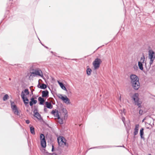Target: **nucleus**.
<instances>
[{
  "instance_id": "f257e3e1",
  "label": "nucleus",
  "mask_w": 155,
  "mask_h": 155,
  "mask_svg": "<svg viewBox=\"0 0 155 155\" xmlns=\"http://www.w3.org/2000/svg\"><path fill=\"white\" fill-rule=\"evenodd\" d=\"M58 142L60 146L64 147L65 146L67 147L68 146V144L66 142V140L63 137H59L57 138Z\"/></svg>"
},
{
  "instance_id": "f03ea898",
  "label": "nucleus",
  "mask_w": 155,
  "mask_h": 155,
  "mask_svg": "<svg viewBox=\"0 0 155 155\" xmlns=\"http://www.w3.org/2000/svg\"><path fill=\"white\" fill-rule=\"evenodd\" d=\"M139 94L138 93H135L132 96V98L135 102V105H137L139 107H142L141 105V102H140L139 101Z\"/></svg>"
},
{
  "instance_id": "7ed1b4c3",
  "label": "nucleus",
  "mask_w": 155,
  "mask_h": 155,
  "mask_svg": "<svg viewBox=\"0 0 155 155\" xmlns=\"http://www.w3.org/2000/svg\"><path fill=\"white\" fill-rule=\"evenodd\" d=\"M102 62V61L100 59L98 58H96L92 63L94 69H96L98 68Z\"/></svg>"
},
{
  "instance_id": "20e7f679",
  "label": "nucleus",
  "mask_w": 155,
  "mask_h": 155,
  "mask_svg": "<svg viewBox=\"0 0 155 155\" xmlns=\"http://www.w3.org/2000/svg\"><path fill=\"white\" fill-rule=\"evenodd\" d=\"M149 58L150 59V64L151 65L153 63L155 58V53L154 51L152 50L149 51Z\"/></svg>"
},
{
  "instance_id": "39448f33",
  "label": "nucleus",
  "mask_w": 155,
  "mask_h": 155,
  "mask_svg": "<svg viewBox=\"0 0 155 155\" xmlns=\"http://www.w3.org/2000/svg\"><path fill=\"white\" fill-rule=\"evenodd\" d=\"M14 103L13 102H11V108L14 114L19 117H20V113L19 112L15 104H13Z\"/></svg>"
},
{
  "instance_id": "423d86ee",
  "label": "nucleus",
  "mask_w": 155,
  "mask_h": 155,
  "mask_svg": "<svg viewBox=\"0 0 155 155\" xmlns=\"http://www.w3.org/2000/svg\"><path fill=\"white\" fill-rule=\"evenodd\" d=\"M40 139L41 146L43 148H45L46 146V141L45 138V136L43 134H41L40 135Z\"/></svg>"
},
{
  "instance_id": "0eeeda50",
  "label": "nucleus",
  "mask_w": 155,
  "mask_h": 155,
  "mask_svg": "<svg viewBox=\"0 0 155 155\" xmlns=\"http://www.w3.org/2000/svg\"><path fill=\"white\" fill-rule=\"evenodd\" d=\"M130 83L139 81L138 77L136 75L132 74L130 76Z\"/></svg>"
},
{
  "instance_id": "6e6552de",
  "label": "nucleus",
  "mask_w": 155,
  "mask_h": 155,
  "mask_svg": "<svg viewBox=\"0 0 155 155\" xmlns=\"http://www.w3.org/2000/svg\"><path fill=\"white\" fill-rule=\"evenodd\" d=\"M132 88L135 90H137L140 87L139 81L130 83Z\"/></svg>"
},
{
  "instance_id": "1a4fd4ad",
  "label": "nucleus",
  "mask_w": 155,
  "mask_h": 155,
  "mask_svg": "<svg viewBox=\"0 0 155 155\" xmlns=\"http://www.w3.org/2000/svg\"><path fill=\"white\" fill-rule=\"evenodd\" d=\"M34 115L35 117H36L37 119L40 120L41 119V117L40 114L38 112V110L36 109H35L34 111Z\"/></svg>"
},
{
  "instance_id": "9d476101",
  "label": "nucleus",
  "mask_w": 155,
  "mask_h": 155,
  "mask_svg": "<svg viewBox=\"0 0 155 155\" xmlns=\"http://www.w3.org/2000/svg\"><path fill=\"white\" fill-rule=\"evenodd\" d=\"M61 98L65 104H70L71 102H70V100L66 96H65L64 97L62 96Z\"/></svg>"
},
{
  "instance_id": "9b49d317",
  "label": "nucleus",
  "mask_w": 155,
  "mask_h": 155,
  "mask_svg": "<svg viewBox=\"0 0 155 155\" xmlns=\"http://www.w3.org/2000/svg\"><path fill=\"white\" fill-rule=\"evenodd\" d=\"M51 114L53 115L56 118L59 119L60 116L58 114V110L56 109L54 110H53L51 112Z\"/></svg>"
},
{
  "instance_id": "f8f14e48",
  "label": "nucleus",
  "mask_w": 155,
  "mask_h": 155,
  "mask_svg": "<svg viewBox=\"0 0 155 155\" xmlns=\"http://www.w3.org/2000/svg\"><path fill=\"white\" fill-rule=\"evenodd\" d=\"M24 95H25L23 94V93L22 92V95H21V98L23 100L24 103L25 105H26L27 104H28V103L29 100L27 97H24Z\"/></svg>"
},
{
  "instance_id": "ddd939ff",
  "label": "nucleus",
  "mask_w": 155,
  "mask_h": 155,
  "mask_svg": "<svg viewBox=\"0 0 155 155\" xmlns=\"http://www.w3.org/2000/svg\"><path fill=\"white\" fill-rule=\"evenodd\" d=\"M49 92L47 90L43 91L42 92V97H48Z\"/></svg>"
},
{
  "instance_id": "4468645a",
  "label": "nucleus",
  "mask_w": 155,
  "mask_h": 155,
  "mask_svg": "<svg viewBox=\"0 0 155 155\" xmlns=\"http://www.w3.org/2000/svg\"><path fill=\"white\" fill-rule=\"evenodd\" d=\"M32 74H35L36 75H38L40 76H41V74H42V72L41 70L37 69L35 70V71L32 73Z\"/></svg>"
},
{
  "instance_id": "2eb2a0df",
  "label": "nucleus",
  "mask_w": 155,
  "mask_h": 155,
  "mask_svg": "<svg viewBox=\"0 0 155 155\" xmlns=\"http://www.w3.org/2000/svg\"><path fill=\"white\" fill-rule=\"evenodd\" d=\"M139 125V124L135 125V128L134 129V135H137L138 133Z\"/></svg>"
},
{
  "instance_id": "dca6fc26",
  "label": "nucleus",
  "mask_w": 155,
  "mask_h": 155,
  "mask_svg": "<svg viewBox=\"0 0 155 155\" xmlns=\"http://www.w3.org/2000/svg\"><path fill=\"white\" fill-rule=\"evenodd\" d=\"M23 93V94H24V97H26V95H28L29 94V92L28 89H25L24 91H23L21 92V95H22V93Z\"/></svg>"
},
{
  "instance_id": "f3484780",
  "label": "nucleus",
  "mask_w": 155,
  "mask_h": 155,
  "mask_svg": "<svg viewBox=\"0 0 155 155\" xmlns=\"http://www.w3.org/2000/svg\"><path fill=\"white\" fill-rule=\"evenodd\" d=\"M58 82L60 86L61 87V88L63 90L67 91V90L65 87L64 86V84L61 82H60L59 81H58Z\"/></svg>"
},
{
  "instance_id": "a211bd4d",
  "label": "nucleus",
  "mask_w": 155,
  "mask_h": 155,
  "mask_svg": "<svg viewBox=\"0 0 155 155\" xmlns=\"http://www.w3.org/2000/svg\"><path fill=\"white\" fill-rule=\"evenodd\" d=\"M45 105L46 106V107L48 108L51 109L52 108L53 106L51 103L46 102H45Z\"/></svg>"
},
{
  "instance_id": "6ab92c4d",
  "label": "nucleus",
  "mask_w": 155,
  "mask_h": 155,
  "mask_svg": "<svg viewBox=\"0 0 155 155\" xmlns=\"http://www.w3.org/2000/svg\"><path fill=\"white\" fill-rule=\"evenodd\" d=\"M38 100L40 101L39 104L41 105H43L45 101L44 99L41 97H38Z\"/></svg>"
},
{
  "instance_id": "aec40b11",
  "label": "nucleus",
  "mask_w": 155,
  "mask_h": 155,
  "mask_svg": "<svg viewBox=\"0 0 155 155\" xmlns=\"http://www.w3.org/2000/svg\"><path fill=\"white\" fill-rule=\"evenodd\" d=\"M38 87L41 89H45L47 87V85L45 84H42L39 87V85H38Z\"/></svg>"
},
{
  "instance_id": "412c9836",
  "label": "nucleus",
  "mask_w": 155,
  "mask_h": 155,
  "mask_svg": "<svg viewBox=\"0 0 155 155\" xmlns=\"http://www.w3.org/2000/svg\"><path fill=\"white\" fill-rule=\"evenodd\" d=\"M143 63H141L140 62H138V66L139 69L141 70H143Z\"/></svg>"
},
{
  "instance_id": "4be33fe9",
  "label": "nucleus",
  "mask_w": 155,
  "mask_h": 155,
  "mask_svg": "<svg viewBox=\"0 0 155 155\" xmlns=\"http://www.w3.org/2000/svg\"><path fill=\"white\" fill-rule=\"evenodd\" d=\"M91 71L92 70L91 68H87L86 70V72L88 75L89 76L91 74Z\"/></svg>"
},
{
  "instance_id": "5701e85b",
  "label": "nucleus",
  "mask_w": 155,
  "mask_h": 155,
  "mask_svg": "<svg viewBox=\"0 0 155 155\" xmlns=\"http://www.w3.org/2000/svg\"><path fill=\"white\" fill-rule=\"evenodd\" d=\"M30 132H31V134H35V132L34 128L32 126L31 127H30Z\"/></svg>"
},
{
  "instance_id": "b1692460",
  "label": "nucleus",
  "mask_w": 155,
  "mask_h": 155,
  "mask_svg": "<svg viewBox=\"0 0 155 155\" xmlns=\"http://www.w3.org/2000/svg\"><path fill=\"white\" fill-rule=\"evenodd\" d=\"M143 128H142L140 129V134L141 138H143Z\"/></svg>"
},
{
  "instance_id": "393cba45",
  "label": "nucleus",
  "mask_w": 155,
  "mask_h": 155,
  "mask_svg": "<svg viewBox=\"0 0 155 155\" xmlns=\"http://www.w3.org/2000/svg\"><path fill=\"white\" fill-rule=\"evenodd\" d=\"M145 61V57L144 55H143V56L141 58L140 61V63H144Z\"/></svg>"
},
{
  "instance_id": "a878e982",
  "label": "nucleus",
  "mask_w": 155,
  "mask_h": 155,
  "mask_svg": "<svg viewBox=\"0 0 155 155\" xmlns=\"http://www.w3.org/2000/svg\"><path fill=\"white\" fill-rule=\"evenodd\" d=\"M31 101L34 104H36L37 103V101L36 100H34V98L33 97L31 98Z\"/></svg>"
},
{
  "instance_id": "bb28decb",
  "label": "nucleus",
  "mask_w": 155,
  "mask_h": 155,
  "mask_svg": "<svg viewBox=\"0 0 155 155\" xmlns=\"http://www.w3.org/2000/svg\"><path fill=\"white\" fill-rule=\"evenodd\" d=\"M58 122L61 124H62L63 123V119L59 117V119H58Z\"/></svg>"
},
{
  "instance_id": "cd10ccee",
  "label": "nucleus",
  "mask_w": 155,
  "mask_h": 155,
  "mask_svg": "<svg viewBox=\"0 0 155 155\" xmlns=\"http://www.w3.org/2000/svg\"><path fill=\"white\" fill-rule=\"evenodd\" d=\"M8 94L5 95L3 98V100L4 101H6L8 99Z\"/></svg>"
},
{
  "instance_id": "c85d7f7f",
  "label": "nucleus",
  "mask_w": 155,
  "mask_h": 155,
  "mask_svg": "<svg viewBox=\"0 0 155 155\" xmlns=\"http://www.w3.org/2000/svg\"><path fill=\"white\" fill-rule=\"evenodd\" d=\"M139 113L140 115H142L143 113V110H139Z\"/></svg>"
},
{
  "instance_id": "c756f323",
  "label": "nucleus",
  "mask_w": 155,
  "mask_h": 155,
  "mask_svg": "<svg viewBox=\"0 0 155 155\" xmlns=\"http://www.w3.org/2000/svg\"><path fill=\"white\" fill-rule=\"evenodd\" d=\"M121 120H122L123 123H124V122L125 121V118H124V117H122L121 118Z\"/></svg>"
},
{
  "instance_id": "7c9ffc66",
  "label": "nucleus",
  "mask_w": 155,
  "mask_h": 155,
  "mask_svg": "<svg viewBox=\"0 0 155 155\" xmlns=\"http://www.w3.org/2000/svg\"><path fill=\"white\" fill-rule=\"evenodd\" d=\"M45 155H51V153H48V152H45L44 153Z\"/></svg>"
},
{
  "instance_id": "2f4dec72",
  "label": "nucleus",
  "mask_w": 155,
  "mask_h": 155,
  "mask_svg": "<svg viewBox=\"0 0 155 155\" xmlns=\"http://www.w3.org/2000/svg\"><path fill=\"white\" fill-rule=\"evenodd\" d=\"M63 111L65 113H67V110L63 108Z\"/></svg>"
},
{
  "instance_id": "473e14b6",
  "label": "nucleus",
  "mask_w": 155,
  "mask_h": 155,
  "mask_svg": "<svg viewBox=\"0 0 155 155\" xmlns=\"http://www.w3.org/2000/svg\"><path fill=\"white\" fill-rule=\"evenodd\" d=\"M134 69L135 70H137V69H138V67H137V66H134Z\"/></svg>"
},
{
  "instance_id": "72a5a7b5",
  "label": "nucleus",
  "mask_w": 155,
  "mask_h": 155,
  "mask_svg": "<svg viewBox=\"0 0 155 155\" xmlns=\"http://www.w3.org/2000/svg\"><path fill=\"white\" fill-rule=\"evenodd\" d=\"M29 104H30V106H31L33 105V103L31 101L30 102Z\"/></svg>"
},
{
  "instance_id": "f704fd0d",
  "label": "nucleus",
  "mask_w": 155,
  "mask_h": 155,
  "mask_svg": "<svg viewBox=\"0 0 155 155\" xmlns=\"http://www.w3.org/2000/svg\"><path fill=\"white\" fill-rule=\"evenodd\" d=\"M26 123L28 124L30 123V121L29 120H26L25 121Z\"/></svg>"
},
{
  "instance_id": "c9c22d12",
  "label": "nucleus",
  "mask_w": 155,
  "mask_h": 155,
  "mask_svg": "<svg viewBox=\"0 0 155 155\" xmlns=\"http://www.w3.org/2000/svg\"><path fill=\"white\" fill-rule=\"evenodd\" d=\"M96 147L97 148H105V147H104L103 146H100V147Z\"/></svg>"
},
{
  "instance_id": "e433bc0d",
  "label": "nucleus",
  "mask_w": 155,
  "mask_h": 155,
  "mask_svg": "<svg viewBox=\"0 0 155 155\" xmlns=\"http://www.w3.org/2000/svg\"><path fill=\"white\" fill-rule=\"evenodd\" d=\"M54 146L53 145H52V148L51 151H54Z\"/></svg>"
},
{
  "instance_id": "4c0bfd02",
  "label": "nucleus",
  "mask_w": 155,
  "mask_h": 155,
  "mask_svg": "<svg viewBox=\"0 0 155 155\" xmlns=\"http://www.w3.org/2000/svg\"><path fill=\"white\" fill-rule=\"evenodd\" d=\"M44 110V111H47V108H46L45 107Z\"/></svg>"
},
{
  "instance_id": "58836bf2",
  "label": "nucleus",
  "mask_w": 155,
  "mask_h": 155,
  "mask_svg": "<svg viewBox=\"0 0 155 155\" xmlns=\"http://www.w3.org/2000/svg\"><path fill=\"white\" fill-rule=\"evenodd\" d=\"M51 155H56V154L55 153H53L52 154H51Z\"/></svg>"
},
{
  "instance_id": "ea45409f",
  "label": "nucleus",
  "mask_w": 155,
  "mask_h": 155,
  "mask_svg": "<svg viewBox=\"0 0 155 155\" xmlns=\"http://www.w3.org/2000/svg\"><path fill=\"white\" fill-rule=\"evenodd\" d=\"M76 59H72V60H76Z\"/></svg>"
},
{
  "instance_id": "a19ab883",
  "label": "nucleus",
  "mask_w": 155,
  "mask_h": 155,
  "mask_svg": "<svg viewBox=\"0 0 155 155\" xmlns=\"http://www.w3.org/2000/svg\"><path fill=\"white\" fill-rule=\"evenodd\" d=\"M120 99V100H121V97L120 96V99Z\"/></svg>"
},
{
  "instance_id": "79ce46f5",
  "label": "nucleus",
  "mask_w": 155,
  "mask_h": 155,
  "mask_svg": "<svg viewBox=\"0 0 155 155\" xmlns=\"http://www.w3.org/2000/svg\"><path fill=\"white\" fill-rule=\"evenodd\" d=\"M45 48H48L47 47H46V46H45Z\"/></svg>"
},
{
  "instance_id": "37998d69",
  "label": "nucleus",
  "mask_w": 155,
  "mask_h": 155,
  "mask_svg": "<svg viewBox=\"0 0 155 155\" xmlns=\"http://www.w3.org/2000/svg\"><path fill=\"white\" fill-rule=\"evenodd\" d=\"M96 148V147H94V148ZM92 148H91V149Z\"/></svg>"
},
{
  "instance_id": "c03bdc74",
  "label": "nucleus",
  "mask_w": 155,
  "mask_h": 155,
  "mask_svg": "<svg viewBox=\"0 0 155 155\" xmlns=\"http://www.w3.org/2000/svg\"><path fill=\"white\" fill-rule=\"evenodd\" d=\"M149 155H151V154H149Z\"/></svg>"
},
{
  "instance_id": "a18cd8bd",
  "label": "nucleus",
  "mask_w": 155,
  "mask_h": 155,
  "mask_svg": "<svg viewBox=\"0 0 155 155\" xmlns=\"http://www.w3.org/2000/svg\"><path fill=\"white\" fill-rule=\"evenodd\" d=\"M51 52L52 53H53V52L52 51H51Z\"/></svg>"
},
{
  "instance_id": "49530a36",
  "label": "nucleus",
  "mask_w": 155,
  "mask_h": 155,
  "mask_svg": "<svg viewBox=\"0 0 155 155\" xmlns=\"http://www.w3.org/2000/svg\"><path fill=\"white\" fill-rule=\"evenodd\" d=\"M9 80H11V78H10L9 79Z\"/></svg>"
},
{
  "instance_id": "de8ad7c7",
  "label": "nucleus",
  "mask_w": 155,
  "mask_h": 155,
  "mask_svg": "<svg viewBox=\"0 0 155 155\" xmlns=\"http://www.w3.org/2000/svg\"><path fill=\"white\" fill-rule=\"evenodd\" d=\"M144 119H143V121H144Z\"/></svg>"
}]
</instances>
